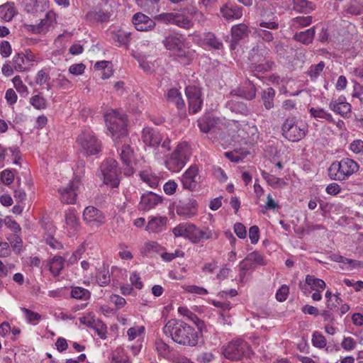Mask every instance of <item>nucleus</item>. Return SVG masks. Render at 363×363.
I'll return each mask as SVG.
<instances>
[{"instance_id":"f257e3e1","label":"nucleus","mask_w":363,"mask_h":363,"mask_svg":"<svg viewBox=\"0 0 363 363\" xmlns=\"http://www.w3.org/2000/svg\"><path fill=\"white\" fill-rule=\"evenodd\" d=\"M163 333L171 337L176 343L189 347L197 345L199 340V333L192 326L184 322L171 319L163 328Z\"/></svg>"},{"instance_id":"f03ea898","label":"nucleus","mask_w":363,"mask_h":363,"mask_svg":"<svg viewBox=\"0 0 363 363\" xmlns=\"http://www.w3.org/2000/svg\"><path fill=\"white\" fill-rule=\"evenodd\" d=\"M172 233L176 238H187L194 244L200 243L204 240L216 239L218 238V234L208 228L200 229L194 224L189 223H180L173 228Z\"/></svg>"},{"instance_id":"7ed1b4c3","label":"nucleus","mask_w":363,"mask_h":363,"mask_svg":"<svg viewBox=\"0 0 363 363\" xmlns=\"http://www.w3.org/2000/svg\"><path fill=\"white\" fill-rule=\"evenodd\" d=\"M359 165L355 160L344 157L333 162L328 168V175L332 180L343 182L359 171Z\"/></svg>"},{"instance_id":"20e7f679","label":"nucleus","mask_w":363,"mask_h":363,"mask_svg":"<svg viewBox=\"0 0 363 363\" xmlns=\"http://www.w3.org/2000/svg\"><path fill=\"white\" fill-rule=\"evenodd\" d=\"M185 42L186 38L179 33L169 34L162 41L166 49L169 50L179 62L188 65L191 61V56L190 52L186 50Z\"/></svg>"},{"instance_id":"39448f33","label":"nucleus","mask_w":363,"mask_h":363,"mask_svg":"<svg viewBox=\"0 0 363 363\" xmlns=\"http://www.w3.org/2000/svg\"><path fill=\"white\" fill-rule=\"evenodd\" d=\"M190 157L189 147L186 142L177 145L175 150L166 158L165 167L172 172H180L186 165Z\"/></svg>"},{"instance_id":"423d86ee","label":"nucleus","mask_w":363,"mask_h":363,"mask_svg":"<svg viewBox=\"0 0 363 363\" xmlns=\"http://www.w3.org/2000/svg\"><path fill=\"white\" fill-rule=\"evenodd\" d=\"M222 354L230 360L238 361L253 354L250 345L241 338H236L222 347Z\"/></svg>"},{"instance_id":"0eeeda50","label":"nucleus","mask_w":363,"mask_h":363,"mask_svg":"<svg viewBox=\"0 0 363 363\" xmlns=\"http://www.w3.org/2000/svg\"><path fill=\"white\" fill-rule=\"evenodd\" d=\"M104 118L107 129L113 138H118L126 134L127 118L125 114L116 110H110Z\"/></svg>"},{"instance_id":"6e6552de","label":"nucleus","mask_w":363,"mask_h":363,"mask_svg":"<svg viewBox=\"0 0 363 363\" xmlns=\"http://www.w3.org/2000/svg\"><path fill=\"white\" fill-rule=\"evenodd\" d=\"M77 143L79 150L85 156H91L98 154L101 151V142L96 138L94 132L86 129L77 137Z\"/></svg>"},{"instance_id":"1a4fd4ad","label":"nucleus","mask_w":363,"mask_h":363,"mask_svg":"<svg viewBox=\"0 0 363 363\" xmlns=\"http://www.w3.org/2000/svg\"><path fill=\"white\" fill-rule=\"evenodd\" d=\"M282 132L286 139L297 142L306 135L308 125L302 121H295L293 118H287L282 125Z\"/></svg>"},{"instance_id":"9d476101","label":"nucleus","mask_w":363,"mask_h":363,"mask_svg":"<svg viewBox=\"0 0 363 363\" xmlns=\"http://www.w3.org/2000/svg\"><path fill=\"white\" fill-rule=\"evenodd\" d=\"M117 167L118 162L113 158H108L101 163L100 170L106 185L111 187H117L119 185L120 179Z\"/></svg>"},{"instance_id":"9b49d317","label":"nucleus","mask_w":363,"mask_h":363,"mask_svg":"<svg viewBox=\"0 0 363 363\" xmlns=\"http://www.w3.org/2000/svg\"><path fill=\"white\" fill-rule=\"evenodd\" d=\"M157 19L185 29L191 28L194 25L191 19L182 13H162L158 15Z\"/></svg>"},{"instance_id":"f8f14e48","label":"nucleus","mask_w":363,"mask_h":363,"mask_svg":"<svg viewBox=\"0 0 363 363\" xmlns=\"http://www.w3.org/2000/svg\"><path fill=\"white\" fill-rule=\"evenodd\" d=\"M185 94L188 99L189 113L194 114L199 112L203 105L200 88L195 86H189L185 89Z\"/></svg>"},{"instance_id":"ddd939ff","label":"nucleus","mask_w":363,"mask_h":363,"mask_svg":"<svg viewBox=\"0 0 363 363\" xmlns=\"http://www.w3.org/2000/svg\"><path fill=\"white\" fill-rule=\"evenodd\" d=\"M83 220L91 227H99L105 222L104 214L94 206H89L83 211Z\"/></svg>"},{"instance_id":"4468645a","label":"nucleus","mask_w":363,"mask_h":363,"mask_svg":"<svg viewBox=\"0 0 363 363\" xmlns=\"http://www.w3.org/2000/svg\"><path fill=\"white\" fill-rule=\"evenodd\" d=\"M79 186L78 180L71 181L66 186L60 187L58 193L63 203L73 204L77 200V191Z\"/></svg>"},{"instance_id":"2eb2a0df","label":"nucleus","mask_w":363,"mask_h":363,"mask_svg":"<svg viewBox=\"0 0 363 363\" xmlns=\"http://www.w3.org/2000/svg\"><path fill=\"white\" fill-rule=\"evenodd\" d=\"M121 160L123 164V171L124 175L132 176L135 173L133 159V150L128 145H123L121 150Z\"/></svg>"},{"instance_id":"dca6fc26","label":"nucleus","mask_w":363,"mask_h":363,"mask_svg":"<svg viewBox=\"0 0 363 363\" xmlns=\"http://www.w3.org/2000/svg\"><path fill=\"white\" fill-rule=\"evenodd\" d=\"M252 52H257L258 56H261L263 59H257L255 55H252L255 61L259 62L255 66L254 71L258 72H265L272 68L274 62L268 60L269 50L266 48H253Z\"/></svg>"},{"instance_id":"f3484780","label":"nucleus","mask_w":363,"mask_h":363,"mask_svg":"<svg viewBox=\"0 0 363 363\" xmlns=\"http://www.w3.org/2000/svg\"><path fill=\"white\" fill-rule=\"evenodd\" d=\"M167 222L168 218L164 216H150L145 230L149 233H160L167 229Z\"/></svg>"},{"instance_id":"a211bd4d","label":"nucleus","mask_w":363,"mask_h":363,"mask_svg":"<svg viewBox=\"0 0 363 363\" xmlns=\"http://www.w3.org/2000/svg\"><path fill=\"white\" fill-rule=\"evenodd\" d=\"M199 168L196 165L190 166L182 174V184L184 189L194 191L197 186Z\"/></svg>"},{"instance_id":"6ab92c4d","label":"nucleus","mask_w":363,"mask_h":363,"mask_svg":"<svg viewBox=\"0 0 363 363\" xmlns=\"http://www.w3.org/2000/svg\"><path fill=\"white\" fill-rule=\"evenodd\" d=\"M220 123V118L211 113H205L198 120L200 130L205 133L217 128Z\"/></svg>"},{"instance_id":"aec40b11","label":"nucleus","mask_w":363,"mask_h":363,"mask_svg":"<svg viewBox=\"0 0 363 363\" xmlns=\"http://www.w3.org/2000/svg\"><path fill=\"white\" fill-rule=\"evenodd\" d=\"M221 16L228 21H234L242 16V8L234 3H226L220 9Z\"/></svg>"},{"instance_id":"412c9836","label":"nucleus","mask_w":363,"mask_h":363,"mask_svg":"<svg viewBox=\"0 0 363 363\" xmlns=\"http://www.w3.org/2000/svg\"><path fill=\"white\" fill-rule=\"evenodd\" d=\"M329 108L344 118L349 117L352 111V106L346 101L344 96H340L336 100L330 101Z\"/></svg>"},{"instance_id":"4be33fe9","label":"nucleus","mask_w":363,"mask_h":363,"mask_svg":"<svg viewBox=\"0 0 363 363\" xmlns=\"http://www.w3.org/2000/svg\"><path fill=\"white\" fill-rule=\"evenodd\" d=\"M132 21L135 29L139 31H148L155 26V23L152 19L141 13L134 14Z\"/></svg>"},{"instance_id":"5701e85b","label":"nucleus","mask_w":363,"mask_h":363,"mask_svg":"<svg viewBox=\"0 0 363 363\" xmlns=\"http://www.w3.org/2000/svg\"><path fill=\"white\" fill-rule=\"evenodd\" d=\"M55 13L52 11H49L45 14V18H43L39 23L32 26V30L37 34H45L49 30L50 28L55 23Z\"/></svg>"},{"instance_id":"b1692460","label":"nucleus","mask_w":363,"mask_h":363,"mask_svg":"<svg viewBox=\"0 0 363 363\" xmlns=\"http://www.w3.org/2000/svg\"><path fill=\"white\" fill-rule=\"evenodd\" d=\"M162 202L161 198L155 193L148 192L143 194L138 204L140 211H147L157 206Z\"/></svg>"},{"instance_id":"393cba45","label":"nucleus","mask_w":363,"mask_h":363,"mask_svg":"<svg viewBox=\"0 0 363 363\" xmlns=\"http://www.w3.org/2000/svg\"><path fill=\"white\" fill-rule=\"evenodd\" d=\"M161 134L150 128H145L142 132V140L143 143L151 147H157L162 141Z\"/></svg>"},{"instance_id":"a878e982","label":"nucleus","mask_w":363,"mask_h":363,"mask_svg":"<svg viewBox=\"0 0 363 363\" xmlns=\"http://www.w3.org/2000/svg\"><path fill=\"white\" fill-rule=\"evenodd\" d=\"M197 203L195 200L189 202L179 201L176 207L177 213L180 216L190 218L196 214Z\"/></svg>"},{"instance_id":"bb28decb","label":"nucleus","mask_w":363,"mask_h":363,"mask_svg":"<svg viewBox=\"0 0 363 363\" xmlns=\"http://www.w3.org/2000/svg\"><path fill=\"white\" fill-rule=\"evenodd\" d=\"M65 223L67 230L71 234H74L79 229V218L74 208H70L65 213Z\"/></svg>"},{"instance_id":"cd10ccee","label":"nucleus","mask_w":363,"mask_h":363,"mask_svg":"<svg viewBox=\"0 0 363 363\" xmlns=\"http://www.w3.org/2000/svg\"><path fill=\"white\" fill-rule=\"evenodd\" d=\"M155 350L157 355L164 359H169L172 356V349L162 339L157 338L154 343Z\"/></svg>"},{"instance_id":"c85d7f7f","label":"nucleus","mask_w":363,"mask_h":363,"mask_svg":"<svg viewBox=\"0 0 363 363\" xmlns=\"http://www.w3.org/2000/svg\"><path fill=\"white\" fill-rule=\"evenodd\" d=\"M167 99L169 102L174 104L179 110L185 108V103L182 99L181 92L177 89H169L166 95Z\"/></svg>"},{"instance_id":"c756f323","label":"nucleus","mask_w":363,"mask_h":363,"mask_svg":"<svg viewBox=\"0 0 363 363\" xmlns=\"http://www.w3.org/2000/svg\"><path fill=\"white\" fill-rule=\"evenodd\" d=\"M315 33V27H311L304 31L296 33L294 35L295 40L304 45H309L313 42Z\"/></svg>"},{"instance_id":"7c9ffc66","label":"nucleus","mask_w":363,"mask_h":363,"mask_svg":"<svg viewBox=\"0 0 363 363\" xmlns=\"http://www.w3.org/2000/svg\"><path fill=\"white\" fill-rule=\"evenodd\" d=\"M137 5L149 14H154L159 11L160 0H135Z\"/></svg>"},{"instance_id":"2f4dec72","label":"nucleus","mask_w":363,"mask_h":363,"mask_svg":"<svg viewBox=\"0 0 363 363\" xmlns=\"http://www.w3.org/2000/svg\"><path fill=\"white\" fill-rule=\"evenodd\" d=\"M242 131L244 133L242 134L239 133V135L248 139L251 142H255L259 138V132L257 128L255 125H250L248 123H246L242 125Z\"/></svg>"},{"instance_id":"473e14b6","label":"nucleus","mask_w":363,"mask_h":363,"mask_svg":"<svg viewBox=\"0 0 363 363\" xmlns=\"http://www.w3.org/2000/svg\"><path fill=\"white\" fill-rule=\"evenodd\" d=\"M65 259L61 256H55L49 261V269L54 277H57L61 273L65 266Z\"/></svg>"},{"instance_id":"72a5a7b5","label":"nucleus","mask_w":363,"mask_h":363,"mask_svg":"<svg viewBox=\"0 0 363 363\" xmlns=\"http://www.w3.org/2000/svg\"><path fill=\"white\" fill-rule=\"evenodd\" d=\"M14 3L7 2L0 6V18L5 21H10L16 15Z\"/></svg>"},{"instance_id":"f704fd0d","label":"nucleus","mask_w":363,"mask_h":363,"mask_svg":"<svg viewBox=\"0 0 363 363\" xmlns=\"http://www.w3.org/2000/svg\"><path fill=\"white\" fill-rule=\"evenodd\" d=\"M11 60L13 69L18 72H26L30 67L26 59H24L23 52L16 54Z\"/></svg>"},{"instance_id":"c9c22d12","label":"nucleus","mask_w":363,"mask_h":363,"mask_svg":"<svg viewBox=\"0 0 363 363\" xmlns=\"http://www.w3.org/2000/svg\"><path fill=\"white\" fill-rule=\"evenodd\" d=\"M306 284L314 291H323L326 287V284L323 279L310 274L306 277Z\"/></svg>"},{"instance_id":"e433bc0d","label":"nucleus","mask_w":363,"mask_h":363,"mask_svg":"<svg viewBox=\"0 0 363 363\" xmlns=\"http://www.w3.org/2000/svg\"><path fill=\"white\" fill-rule=\"evenodd\" d=\"M163 250V247L155 241H147L140 248V252L143 255H149L152 253H158Z\"/></svg>"},{"instance_id":"4c0bfd02","label":"nucleus","mask_w":363,"mask_h":363,"mask_svg":"<svg viewBox=\"0 0 363 363\" xmlns=\"http://www.w3.org/2000/svg\"><path fill=\"white\" fill-rule=\"evenodd\" d=\"M111 38L118 46L127 45L130 40V33L124 30H118L111 33Z\"/></svg>"},{"instance_id":"58836bf2","label":"nucleus","mask_w":363,"mask_h":363,"mask_svg":"<svg viewBox=\"0 0 363 363\" xmlns=\"http://www.w3.org/2000/svg\"><path fill=\"white\" fill-rule=\"evenodd\" d=\"M275 94L276 91L272 87H269L262 91L261 98L266 109L269 110L274 107Z\"/></svg>"},{"instance_id":"ea45409f","label":"nucleus","mask_w":363,"mask_h":363,"mask_svg":"<svg viewBox=\"0 0 363 363\" xmlns=\"http://www.w3.org/2000/svg\"><path fill=\"white\" fill-rule=\"evenodd\" d=\"M226 106L232 111L237 113H240L247 116L250 113V110L247 105L242 102L235 100L228 101Z\"/></svg>"},{"instance_id":"a19ab883","label":"nucleus","mask_w":363,"mask_h":363,"mask_svg":"<svg viewBox=\"0 0 363 363\" xmlns=\"http://www.w3.org/2000/svg\"><path fill=\"white\" fill-rule=\"evenodd\" d=\"M231 34L233 40L238 42L248 35V27L243 23L233 26L231 28Z\"/></svg>"},{"instance_id":"79ce46f5","label":"nucleus","mask_w":363,"mask_h":363,"mask_svg":"<svg viewBox=\"0 0 363 363\" xmlns=\"http://www.w3.org/2000/svg\"><path fill=\"white\" fill-rule=\"evenodd\" d=\"M86 18L91 21L107 22L110 19V14L103 10H94L86 14Z\"/></svg>"},{"instance_id":"37998d69","label":"nucleus","mask_w":363,"mask_h":363,"mask_svg":"<svg viewBox=\"0 0 363 363\" xmlns=\"http://www.w3.org/2000/svg\"><path fill=\"white\" fill-rule=\"evenodd\" d=\"M140 177L141 180L151 187H156L158 185V177L152 172L150 169L141 171L140 172Z\"/></svg>"},{"instance_id":"c03bdc74","label":"nucleus","mask_w":363,"mask_h":363,"mask_svg":"<svg viewBox=\"0 0 363 363\" xmlns=\"http://www.w3.org/2000/svg\"><path fill=\"white\" fill-rule=\"evenodd\" d=\"M294 8L301 13H310L315 9V6L312 2L307 0H293Z\"/></svg>"},{"instance_id":"a18cd8bd","label":"nucleus","mask_w":363,"mask_h":363,"mask_svg":"<svg viewBox=\"0 0 363 363\" xmlns=\"http://www.w3.org/2000/svg\"><path fill=\"white\" fill-rule=\"evenodd\" d=\"M261 174L267 183L273 188L281 187L286 184L284 179L277 177L264 171H262Z\"/></svg>"},{"instance_id":"49530a36","label":"nucleus","mask_w":363,"mask_h":363,"mask_svg":"<svg viewBox=\"0 0 363 363\" xmlns=\"http://www.w3.org/2000/svg\"><path fill=\"white\" fill-rule=\"evenodd\" d=\"M309 113L311 117L316 119H324L329 122L333 121L332 115L323 108L312 107L309 109Z\"/></svg>"},{"instance_id":"de8ad7c7","label":"nucleus","mask_w":363,"mask_h":363,"mask_svg":"<svg viewBox=\"0 0 363 363\" xmlns=\"http://www.w3.org/2000/svg\"><path fill=\"white\" fill-rule=\"evenodd\" d=\"M70 294L72 298L84 301L88 300L91 296L89 290L80 286L72 287Z\"/></svg>"},{"instance_id":"09e8293b","label":"nucleus","mask_w":363,"mask_h":363,"mask_svg":"<svg viewBox=\"0 0 363 363\" xmlns=\"http://www.w3.org/2000/svg\"><path fill=\"white\" fill-rule=\"evenodd\" d=\"M324 67L325 63L321 61L317 65H312L309 67L307 74L311 80H315L320 76Z\"/></svg>"},{"instance_id":"8fccbe9b","label":"nucleus","mask_w":363,"mask_h":363,"mask_svg":"<svg viewBox=\"0 0 363 363\" xmlns=\"http://www.w3.org/2000/svg\"><path fill=\"white\" fill-rule=\"evenodd\" d=\"M230 94L239 96L247 100H252L255 98L256 89L254 86H251L247 91H245L244 89H235L230 91Z\"/></svg>"},{"instance_id":"3c124183","label":"nucleus","mask_w":363,"mask_h":363,"mask_svg":"<svg viewBox=\"0 0 363 363\" xmlns=\"http://www.w3.org/2000/svg\"><path fill=\"white\" fill-rule=\"evenodd\" d=\"M21 311L23 313L26 320L33 325H37L41 320V315L35 311H33L26 308H21Z\"/></svg>"},{"instance_id":"603ef678","label":"nucleus","mask_w":363,"mask_h":363,"mask_svg":"<svg viewBox=\"0 0 363 363\" xmlns=\"http://www.w3.org/2000/svg\"><path fill=\"white\" fill-rule=\"evenodd\" d=\"M253 267L257 265H265L264 257L261 253L257 251H254L249 253L245 257Z\"/></svg>"},{"instance_id":"864d4df0","label":"nucleus","mask_w":363,"mask_h":363,"mask_svg":"<svg viewBox=\"0 0 363 363\" xmlns=\"http://www.w3.org/2000/svg\"><path fill=\"white\" fill-rule=\"evenodd\" d=\"M96 281L100 286H106L111 281V277L108 269L100 270L96 273Z\"/></svg>"},{"instance_id":"5fc2aeb1","label":"nucleus","mask_w":363,"mask_h":363,"mask_svg":"<svg viewBox=\"0 0 363 363\" xmlns=\"http://www.w3.org/2000/svg\"><path fill=\"white\" fill-rule=\"evenodd\" d=\"M312 345L319 349H323L326 346L327 340L323 334L318 331H314L311 339Z\"/></svg>"},{"instance_id":"6e6d98bb","label":"nucleus","mask_w":363,"mask_h":363,"mask_svg":"<svg viewBox=\"0 0 363 363\" xmlns=\"http://www.w3.org/2000/svg\"><path fill=\"white\" fill-rule=\"evenodd\" d=\"M145 333V327L143 325L140 326H133L130 328L127 331V336L128 337L129 341H133L138 337L143 336Z\"/></svg>"},{"instance_id":"4d7b16f0","label":"nucleus","mask_w":363,"mask_h":363,"mask_svg":"<svg viewBox=\"0 0 363 363\" xmlns=\"http://www.w3.org/2000/svg\"><path fill=\"white\" fill-rule=\"evenodd\" d=\"M349 150L357 155L361 159H363V140L357 139L353 140L349 145Z\"/></svg>"},{"instance_id":"13d9d810","label":"nucleus","mask_w":363,"mask_h":363,"mask_svg":"<svg viewBox=\"0 0 363 363\" xmlns=\"http://www.w3.org/2000/svg\"><path fill=\"white\" fill-rule=\"evenodd\" d=\"M30 103L38 110L45 109L47 107V101L40 94L33 96L30 99Z\"/></svg>"},{"instance_id":"bf43d9fd","label":"nucleus","mask_w":363,"mask_h":363,"mask_svg":"<svg viewBox=\"0 0 363 363\" xmlns=\"http://www.w3.org/2000/svg\"><path fill=\"white\" fill-rule=\"evenodd\" d=\"M13 86L16 91L23 96L28 94V87L23 84L20 76H16L12 79Z\"/></svg>"},{"instance_id":"052dcab7","label":"nucleus","mask_w":363,"mask_h":363,"mask_svg":"<svg viewBox=\"0 0 363 363\" xmlns=\"http://www.w3.org/2000/svg\"><path fill=\"white\" fill-rule=\"evenodd\" d=\"M91 329L94 330L101 339H106L108 333L107 327L101 320H99Z\"/></svg>"},{"instance_id":"680f3d73","label":"nucleus","mask_w":363,"mask_h":363,"mask_svg":"<svg viewBox=\"0 0 363 363\" xmlns=\"http://www.w3.org/2000/svg\"><path fill=\"white\" fill-rule=\"evenodd\" d=\"M205 41L206 44L216 50H221L223 48V43L217 39L213 33H208L205 38Z\"/></svg>"},{"instance_id":"e2e57ef3","label":"nucleus","mask_w":363,"mask_h":363,"mask_svg":"<svg viewBox=\"0 0 363 363\" xmlns=\"http://www.w3.org/2000/svg\"><path fill=\"white\" fill-rule=\"evenodd\" d=\"M313 18L311 16H298L293 18V23L296 28L308 26L312 23Z\"/></svg>"},{"instance_id":"0e129e2a","label":"nucleus","mask_w":363,"mask_h":363,"mask_svg":"<svg viewBox=\"0 0 363 363\" xmlns=\"http://www.w3.org/2000/svg\"><path fill=\"white\" fill-rule=\"evenodd\" d=\"M111 363H128L129 357L122 350H117L111 357Z\"/></svg>"},{"instance_id":"69168bd1","label":"nucleus","mask_w":363,"mask_h":363,"mask_svg":"<svg viewBox=\"0 0 363 363\" xmlns=\"http://www.w3.org/2000/svg\"><path fill=\"white\" fill-rule=\"evenodd\" d=\"M1 182L9 186L14 181V173L10 169H4L0 173Z\"/></svg>"},{"instance_id":"338daca9","label":"nucleus","mask_w":363,"mask_h":363,"mask_svg":"<svg viewBox=\"0 0 363 363\" xmlns=\"http://www.w3.org/2000/svg\"><path fill=\"white\" fill-rule=\"evenodd\" d=\"M183 289L187 293L198 295H206L208 293L206 289L196 285H185L183 286Z\"/></svg>"},{"instance_id":"774afa93","label":"nucleus","mask_w":363,"mask_h":363,"mask_svg":"<svg viewBox=\"0 0 363 363\" xmlns=\"http://www.w3.org/2000/svg\"><path fill=\"white\" fill-rule=\"evenodd\" d=\"M178 313L183 316L186 317L189 320L193 321L194 323H196L199 320L198 316L191 312L187 307L186 306H180L178 308Z\"/></svg>"}]
</instances>
